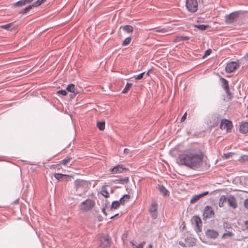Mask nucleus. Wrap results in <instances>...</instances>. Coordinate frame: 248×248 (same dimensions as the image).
I'll list each match as a JSON object with an SVG mask.
<instances>
[{
    "mask_svg": "<svg viewBox=\"0 0 248 248\" xmlns=\"http://www.w3.org/2000/svg\"><path fill=\"white\" fill-rule=\"evenodd\" d=\"M214 216V212L211 206H206L204 209L203 217L204 219L210 218Z\"/></svg>",
    "mask_w": 248,
    "mask_h": 248,
    "instance_id": "10",
    "label": "nucleus"
},
{
    "mask_svg": "<svg viewBox=\"0 0 248 248\" xmlns=\"http://www.w3.org/2000/svg\"><path fill=\"white\" fill-rule=\"evenodd\" d=\"M239 131L242 134H246L248 132V122H242L240 124Z\"/></svg>",
    "mask_w": 248,
    "mask_h": 248,
    "instance_id": "14",
    "label": "nucleus"
},
{
    "mask_svg": "<svg viewBox=\"0 0 248 248\" xmlns=\"http://www.w3.org/2000/svg\"><path fill=\"white\" fill-rule=\"evenodd\" d=\"M132 38L131 37L126 38L122 43V46H126L128 45L131 41Z\"/></svg>",
    "mask_w": 248,
    "mask_h": 248,
    "instance_id": "36",
    "label": "nucleus"
},
{
    "mask_svg": "<svg viewBox=\"0 0 248 248\" xmlns=\"http://www.w3.org/2000/svg\"><path fill=\"white\" fill-rule=\"evenodd\" d=\"M146 248H153V246L151 244H150Z\"/></svg>",
    "mask_w": 248,
    "mask_h": 248,
    "instance_id": "58",
    "label": "nucleus"
},
{
    "mask_svg": "<svg viewBox=\"0 0 248 248\" xmlns=\"http://www.w3.org/2000/svg\"><path fill=\"white\" fill-rule=\"evenodd\" d=\"M131 244H132V246H134L135 245L133 243H132Z\"/></svg>",
    "mask_w": 248,
    "mask_h": 248,
    "instance_id": "59",
    "label": "nucleus"
},
{
    "mask_svg": "<svg viewBox=\"0 0 248 248\" xmlns=\"http://www.w3.org/2000/svg\"><path fill=\"white\" fill-rule=\"evenodd\" d=\"M185 241L188 247H191L194 246L196 244L195 239L191 236H187L185 238Z\"/></svg>",
    "mask_w": 248,
    "mask_h": 248,
    "instance_id": "15",
    "label": "nucleus"
},
{
    "mask_svg": "<svg viewBox=\"0 0 248 248\" xmlns=\"http://www.w3.org/2000/svg\"><path fill=\"white\" fill-rule=\"evenodd\" d=\"M150 70H148L147 71V72L146 73V76L148 77L149 76V74H150Z\"/></svg>",
    "mask_w": 248,
    "mask_h": 248,
    "instance_id": "57",
    "label": "nucleus"
},
{
    "mask_svg": "<svg viewBox=\"0 0 248 248\" xmlns=\"http://www.w3.org/2000/svg\"><path fill=\"white\" fill-rule=\"evenodd\" d=\"M52 166H53V167H54V166H55V165H53ZM55 166H56V165H55Z\"/></svg>",
    "mask_w": 248,
    "mask_h": 248,
    "instance_id": "60",
    "label": "nucleus"
},
{
    "mask_svg": "<svg viewBox=\"0 0 248 248\" xmlns=\"http://www.w3.org/2000/svg\"><path fill=\"white\" fill-rule=\"evenodd\" d=\"M227 202L228 205L233 209H235L237 207V202L234 196L230 195L228 197Z\"/></svg>",
    "mask_w": 248,
    "mask_h": 248,
    "instance_id": "12",
    "label": "nucleus"
},
{
    "mask_svg": "<svg viewBox=\"0 0 248 248\" xmlns=\"http://www.w3.org/2000/svg\"><path fill=\"white\" fill-rule=\"evenodd\" d=\"M15 25L14 24V23H10L8 24H7L6 25H3L0 26V28L1 29L8 30V31H11L13 29L15 28Z\"/></svg>",
    "mask_w": 248,
    "mask_h": 248,
    "instance_id": "23",
    "label": "nucleus"
},
{
    "mask_svg": "<svg viewBox=\"0 0 248 248\" xmlns=\"http://www.w3.org/2000/svg\"><path fill=\"white\" fill-rule=\"evenodd\" d=\"M211 52H212V50L210 49H207V50H206L203 57L209 55L211 54Z\"/></svg>",
    "mask_w": 248,
    "mask_h": 248,
    "instance_id": "46",
    "label": "nucleus"
},
{
    "mask_svg": "<svg viewBox=\"0 0 248 248\" xmlns=\"http://www.w3.org/2000/svg\"><path fill=\"white\" fill-rule=\"evenodd\" d=\"M96 126L100 130L102 131L105 129V122H98Z\"/></svg>",
    "mask_w": 248,
    "mask_h": 248,
    "instance_id": "32",
    "label": "nucleus"
},
{
    "mask_svg": "<svg viewBox=\"0 0 248 248\" xmlns=\"http://www.w3.org/2000/svg\"><path fill=\"white\" fill-rule=\"evenodd\" d=\"M145 244V242H142L140 244H139L138 246L136 247L135 248H143Z\"/></svg>",
    "mask_w": 248,
    "mask_h": 248,
    "instance_id": "49",
    "label": "nucleus"
},
{
    "mask_svg": "<svg viewBox=\"0 0 248 248\" xmlns=\"http://www.w3.org/2000/svg\"><path fill=\"white\" fill-rule=\"evenodd\" d=\"M19 202V200L18 199H16L15 202H14V203H16V204H18Z\"/></svg>",
    "mask_w": 248,
    "mask_h": 248,
    "instance_id": "56",
    "label": "nucleus"
},
{
    "mask_svg": "<svg viewBox=\"0 0 248 248\" xmlns=\"http://www.w3.org/2000/svg\"><path fill=\"white\" fill-rule=\"evenodd\" d=\"M204 153L200 149H190L178 156L179 163L193 170H198L202 165Z\"/></svg>",
    "mask_w": 248,
    "mask_h": 248,
    "instance_id": "1",
    "label": "nucleus"
},
{
    "mask_svg": "<svg viewBox=\"0 0 248 248\" xmlns=\"http://www.w3.org/2000/svg\"><path fill=\"white\" fill-rule=\"evenodd\" d=\"M190 39L189 36H178L175 38V42H180L183 41L188 40Z\"/></svg>",
    "mask_w": 248,
    "mask_h": 248,
    "instance_id": "29",
    "label": "nucleus"
},
{
    "mask_svg": "<svg viewBox=\"0 0 248 248\" xmlns=\"http://www.w3.org/2000/svg\"><path fill=\"white\" fill-rule=\"evenodd\" d=\"M179 244L180 246H181L182 247H184V248H186V247H187V245L186 243V242L184 243L182 241H179Z\"/></svg>",
    "mask_w": 248,
    "mask_h": 248,
    "instance_id": "47",
    "label": "nucleus"
},
{
    "mask_svg": "<svg viewBox=\"0 0 248 248\" xmlns=\"http://www.w3.org/2000/svg\"><path fill=\"white\" fill-rule=\"evenodd\" d=\"M245 227L246 229H248V220L245 221Z\"/></svg>",
    "mask_w": 248,
    "mask_h": 248,
    "instance_id": "50",
    "label": "nucleus"
},
{
    "mask_svg": "<svg viewBox=\"0 0 248 248\" xmlns=\"http://www.w3.org/2000/svg\"><path fill=\"white\" fill-rule=\"evenodd\" d=\"M199 200V199L197 195H194L191 199L190 200V202L191 204L195 203L196 202L198 201Z\"/></svg>",
    "mask_w": 248,
    "mask_h": 248,
    "instance_id": "38",
    "label": "nucleus"
},
{
    "mask_svg": "<svg viewBox=\"0 0 248 248\" xmlns=\"http://www.w3.org/2000/svg\"><path fill=\"white\" fill-rule=\"evenodd\" d=\"M74 188L76 190V194L78 196L82 195L88 190L87 182L80 180H77L75 181Z\"/></svg>",
    "mask_w": 248,
    "mask_h": 248,
    "instance_id": "2",
    "label": "nucleus"
},
{
    "mask_svg": "<svg viewBox=\"0 0 248 248\" xmlns=\"http://www.w3.org/2000/svg\"><path fill=\"white\" fill-rule=\"evenodd\" d=\"M244 206L245 208L248 209V198L246 199L244 202Z\"/></svg>",
    "mask_w": 248,
    "mask_h": 248,
    "instance_id": "45",
    "label": "nucleus"
},
{
    "mask_svg": "<svg viewBox=\"0 0 248 248\" xmlns=\"http://www.w3.org/2000/svg\"><path fill=\"white\" fill-rule=\"evenodd\" d=\"M33 8V7L32 6V4L29 5L25 8H23L22 10H21L19 11V13L21 15H25L27 14L28 12H29Z\"/></svg>",
    "mask_w": 248,
    "mask_h": 248,
    "instance_id": "25",
    "label": "nucleus"
},
{
    "mask_svg": "<svg viewBox=\"0 0 248 248\" xmlns=\"http://www.w3.org/2000/svg\"><path fill=\"white\" fill-rule=\"evenodd\" d=\"M46 0H37L31 4L32 6L33 7H38L44 2H46Z\"/></svg>",
    "mask_w": 248,
    "mask_h": 248,
    "instance_id": "33",
    "label": "nucleus"
},
{
    "mask_svg": "<svg viewBox=\"0 0 248 248\" xmlns=\"http://www.w3.org/2000/svg\"><path fill=\"white\" fill-rule=\"evenodd\" d=\"M54 177L59 180V181H63L64 179H66L67 177H69V176L66 174H62L61 173H55L54 175Z\"/></svg>",
    "mask_w": 248,
    "mask_h": 248,
    "instance_id": "22",
    "label": "nucleus"
},
{
    "mask_svg": "<svg viewBox=\"0 0 248 248\" xmlns=\"http://www.w3.org/2000/svg\"><path fill=\"white\" fill-rule=\"evenodd\" d=\"M234 154L233 153H228L223 155V157L225 159H228L230 157L232 156Z\"/></svg>",
    "mask_w": 248,
    "mask_h": 248,
    "instance_id": "40",
    "label": "nucleus"
},
{
    "mask_svg": "<svg viewBox=\"0 0 248 248\" xmlns=\"http://www.w3.org/2000/svg\"><path fill=\"white\" fill-rule=\"evenodd\" d=\"M240 64L238 62H230L227 63L225 67L226 72L228 73H232L236 69H238Z\"/></svg>",
    "mask_w": 248,
    "mask_h": 248,
    "instance_id": "8",
    "label": "nucleus"
},
{
    "mask_svg": "<svg viewBox=\"0 0 248 248\" xmlns=\"http://www.w3.org/2000/svg\"><path fill=\"white\" fill-rule=\"evenodd\" d=\"M57 94H61L62 95H66L67 94V92L65 90H59L57 92Z\"/></svg>",
    "mask_w": 248,
    "mask_h": 248,
    "instance_id": "43",
    "label": "nucleus"
},
{
    "mask_svg": "<svg viewBox=\"0 0 248 248\" xmlns=\"http://www.w3.org/2000/svg\"><path fill=\"white\" fill-rule=\"evenodd\" d=\"M154 30L156 32L165 33L168 31L165 28H160L159 27L156 28Z\"/></svg>",
    "mask_w": 248,
    "mask_h": 248,
    "instance_id": "37",
    "label": "nucleus"
},
{
    "mask_svg": "<svg viewBox=\"0 0 248 248\" xmlns=\"http://www.w3.org/2000/svg\"><path fill=\"white\" fill-rule=\"evenodd\" d=\"M128 169L124 167L123 165H118L110 170L111 174H117L122 173L124 171H127Z\"/></svg>",
    "mask_w": 248,
    "mask_h": 248,
    "instance_id": "11",
    "label": "nucleus"
},
{
    "mask_svg": "<svg viewBox=\"0 0 248 248\" xmlns=\"http://www.w3.org/2000/svg\"><path fill=\"white\" fill-rule=\"evenodd\" d=\"M186 115H187V113H186V112H185V114L183 115V116L181 118V122H184L186 120Z\"/></svg>",
    "mask_w": 248,
    "mask_h": 248,
    "instance_id": "48",
    "label": "nucleus"
},
{
    "mask_svg": "<svg viewBox=\"0 0 248 248\" xmlns=\"http://www.w3.org/2000/svg\"><path fill=\"white\" fill-rule=\"evenodd\" d=\"M145 74V72H142L137 76H135L134 78L136 80H140L143 78L144 75Z\"/></svg>",
    "mask_w": 248,
    "mask_h": 248,
    "instance_id": "39",
    "label": "nucleus"
},
{
    "mask_svg": "<svg viewBox=\"0 0 248 248\" xmlns=\"http://www.w3.org/2000/svg\"><path fill=\"white\" fill-rule=\"evenodd\" d=\"M130 199V195L128 194H125L120 199L119 202L121 204L124 205L125 202H128Z\"/></svg>",
    "mask_w": 248,
    "mask_h": 248,
    "instance_id": "26",
    "label": "nucleus"
},
{
    "mask_svg": "<svg viewBox=\"0 0 248 248\" xmlns=\"http://www.w3.org/2000/svg\"><path fill=\"white\" fill-rule=\"evenodd\" d=\"M102 212L103 213V214H104L105 215L107 216V213L106 212L105 208H103V209H102Z\"/></svg>",
    "mask_w": 248,
    "mask_h": 248,
    "instance_id": "53",
    "label": "nucleus"
},
{
    "mask_svg": "<svg viewBox=\"0 0 248 248\" xmlns=\"http://www.w3.org/2000/svg\"><path fill=\"white\" fill-rule=\"evenodd\" d=\"M132 83H127L126 84V86H125V88L124 89V90L122 91V93H126L129 90L131 89V88L132 86Z\"/></svg>",
    "mask_w": 248,
    "mask_h": 248,
    "instance_id": "31",
    "label": "nucleus"
},
{
    "mask_svg": "<svg viewBox=\"0 0 248 248\" xmlns=\"http://www.w3.org/2000/svg\"><path fill=\"white\" fill-rule=\"evenodd\" d=\"M224 91H225L227 94L226 100H231L232 99L233 95L230 91V87L229 88H227V89L224 90Z\"/></svg>",
    "mask_w": 248,
    "mask_h": 248,
    "instance_id": "30",
    "label": "nucleus"
},
{
    "mask_svg": "<svg viewBox=\"0 0 248 248\" xmlns=\"http://www.w3.org/2000/svg\"><path fill=\"white\" fill-rule=\"evenodd\" d=\"M28 4L25 0H20L12 4L13 7H22Z\"/></svg>",
    "mask_w": 248,
    "mask_h": 248,
    "instance_id": "17",
    "label": "nucleus"
},
{
    "mask_svg": "<svg viewBox=\"0 0 248 248\" xmlns=\"http://www.w3.org/2000/svg\"><path fill=\"white\" fill-rule=\"evenodd\" d=\"M119 215V214H117L112 217H110V219H112V218H114V217H117Z\"/></svg>",
    "mask_w": 248,
    "mask_h": 248,
    "instance_id": "54",
    "label": "nucleus"
},
{
    "mask_svg": "<svg viewBox=\"0 0 248 248\" xmlns=\"http://www.w3.org/2000/svg\"><path fill=\"white\" fill-rule=\"evenodd\" d=\"M95 205L94 201L91 199H87L83 201L79 205V209L84 212H87L91 210Z\"/></svg>",
    "mask_w": 248,
    "mask_h": 248,
    "instance_id": "4",
    "label": "nucleus"
},
{
    "mask_svg": "<svg viewBox=\"0 0 248 248\" xmlns=\"http://www.w3.org/2000/svg\"><path fill=\"white\" fill-rule=\"evenodd\" d=\"M205 235L208 238L216 239L218 237V233L213 229H208L205 232Z\"/></svg>",
    "mask_w": 248,
    "mask_h": 248,
    "instance_id": "13",
    "label": "nucleus"
},
{
    "mask_svg": "<svg viewBox=\"0 0 248 248\" xmlns=\"http://www.w3.org/2000/svg\"><path fill=\"white\" fill-rule=\"evenodd\" d=\"M204 3V0H186V6L187 11L191 13L196 12L198 9V3Z\"/></svg>",
    "mask_w": 248,
    "mask_h": 248,
    "instance_id": "3",
    "label": "nucleus"
},
{
    "mask_svg": "<svg viewBox=\"0 0 248 248\" xmlns=\"http://www.w3.org/2000/svg\"><path fill=\"white\" fill-rule=\"evenodd\" d=\"M99 241V247L100 248H108L111 245V238L108 234H102Z\"/></svg>",
    "mask_w": 248,
    "mask_h": 248,
    "instance_id": "5",
    "label": "nucleus"
},
{
    "mask_svg": "<svg viewBox=\"0 0 248 248\" xmlns=\"http://www.w3.org/2000/svg\"><path fill=\"white\" fill-rule=\"evenodd\" d=\"M102 194L103 196L106 198H108L109 197V194L108 191L106 189H103Z\"/></svg>",
    "mask_w": 248,
    "mask_h": 248,
    "instance_id": "41",
    "label": "nucleus"
},
{
    "mask_svg": "<svg viewBox=\"0 0 248 248\" xmlns=\"http://www.w3.org/2000/svg\"><path fill=\"white\" fill-rule=\"evenodd\" d=\"M220 80L221 81V86L224 90L227 89V88H229L230 87L229 82L227 79L223 78H220Z\"/></svg>",
    "mask_w": 248,
    "mask_h": 248,
    "instance_id": "19",
    "label": "nucleus"
},
{
    "mask_svg": "<svg viewBox=\"0 0 248 248\" xmlns=\"http://www.w3.org/2000/svg\"><path fill=\"white\" fill-rule=\"evenodd\" d=\"M129 151V150L128 149H127V148H125L124 150V152L125 153H128Z\"/></svg>",
    "mask_w": 248,
    "mask_h": 248,
    "instance_id": "52",
    "label": "nucleus"
},
{
    "mask_svg": "<svg viewBox=\"0 0 248 248\" xmlns=\"http://www.w3.org/2000/svg\"><path fill=\"white\" fill-rule=\"evenodd\" d=\"M233 234L232 232H228L227 233H224L223 235H222V237L223 238H225L226 236L232 237V236H233Z\"/></svg>",
    "mask_w": 248,
    "mask_h": 248,
    "instance_id": "44",
    "label": "nucleus"
},
{
    "mask_svg": "<svg viewBox=\"0 0 248 248\" xmlns=\"http://www.w3.org/2000/svg\"><path fill=\"white\" fill-rule=\"evenodd\" d=\"M122 29L124 32L130 33L133 31L134 28L131 25H126L124 26H121L120 28V30Z\"/></svg>",
    "mask_w": 248,
    "mask_h": 248,
    "instance_id": "16",
    "label": "nucleus"
},
{
    "mask_svg": "<svg viewBox=\"0 0 248 248\" xmlns=\"http://www.w3.org/2000/svg\"><path fill=\"white\" fill-rule=\"evenodd\" d=\"M240 15L239 11L232 12L225 16V21L227 24H232L236 21Z\"/></svg>",
    "mask_w": 248,
    "mask_h": 248,
    "instance_id": "6",
    "label": "nucleus"
},
{
    "mask_svg": "<svg viewBox=\"0 0 248 248\" xmlns=\"http://www.w3.org/2000/svg\"><path fill=\"white\" fill-rule=\"evenodd\" d=\"M245 58L248 60V52L247 53L245 56Z\"/></svg>",
    "mask_w": 248,
    "mask_h": 248,
    "instance_id": "55",
    "label": "nucleus"
},
{
    "mask_svg": "<svg viewBox=\"0 0 248 248\" xmlns=\"http://www.w3.org/2000/svg\"><path fill=\"white\" fill-rule=\"evenodd\" d=\"M34 0H25L27 4L31 3Z\"/></svg>",
    "mask_w": 248,
    "mask_h": 248,
    "instance_id": "51",
    "label": "nucleus"
},
{
    "mask_svg": "<svg viewBox=\"0 0 248 248\" xmlns=\"http://www.w3.org/2000/svg\"><path fill=\"white\" fill-rule=\"evenodd\" d=\"M208 25H195L194 27L198 28L200 31H205L208 27Z\"/></svg>",
    "mask_w": 248,
    "mask_h": 248,
    "instance_id": "35",
    "label": "nucleus"
},
{
    "mask_svg": "<svg viewBox=\"0 0 248 248\" xmlns=\"http://www.w3.org/2000/svg\"><path fill=\"white\" fill-rule=\"evenodd\" d=\"M72 159L71 157H67L66 158L60 161V164L63 166H67L70 164V161Z\"/></svg>",
    "mask_w": 248,
    "mask_h": 248,
    "instance_id": "28",
    "label": "nucleus"
},
{
    "mask_svg": "<svg viewBox=\"0 0 248 248\" xmlns=\"http://www.w3.org/2000/svg\"><path fill=\"white\" fill-rule=\"evenodd\" d=\"M228 198L226 197L225 195H222L219 199V206L220 207H222L224 206V202H227Z\"/></svg>",
    "mask_w": 248,
    "mask_h": 248,
    "instance_id": "27",
    "label": "nucleus"
},
{
    "mask_svg": "<svg viewBox=\"0 0 248 248\" xmlns=\"http://www.w3.org/2000/svg\"><path fill=\"white\" fill-rule=\"evenodd\" d=\"M120 204L121 203L119 201H114V202H112V203L111 204V209H117L119 207Z\"/></svg>",
    "mask_w": 248,
    "mask_h": 248,
    "instance_id": "34",
    "label": "nucleus"
},
{
    "mask_svg": "<svg viewBox=\"0 0 248 248\" xmlns=\"http://www.w3.org/2000/svg\"><path fill=\"white\" fill-rule=\"evenodd\" d=\"M66 91L70 93H74V96H75L76 94L78 93V92L76 91L75 85L74 84H69L66 88Z\"/></svg>",
    "mask_w": 248,
    "mask_h": 248,
    "instance_id": "18",
    "label": "nucleus"
},
{
    "mask_svg": "<svg viewBox=\"0 0 248 248\" xmlns=\"http://www.w3.org/2000/svg\"><path fill=\"white\" fill-rule=\"evenodd\" d=\"M157 207L158 204L155 201H153L149 209L151 217L155 219L157 217Z\"/></svg>",
    "mask_w": 248,
    "mask_h": 248,
    "instance_id": "9",
    "label": "nucleus"
},
{
    "mask_svg": "<svg viewBox=\"0 0 248 248\" xmlns=\"http://www.w3.org/2000/svg\"><path fill=\"white\" fill-rule=\"evenodd\" d=\"M194 220H195L196 225V227H197L198 231L199 232H201V227L202 226V222L201 218L199 217L196 216L194 217Z\"/></svg>",
    "mask_w": 248,
    "mask_h": 248,
    "instance_id": "21",
    "label": "nucleus"
},
{
    "mask_svg": "<svg viewBox=\"0 0 248 248\" xmlns=\"http://www.w3.org/2000/svg\"><path fill=\"white\" fill-rule=\"evenodd\" d=\"M232 127V124L231 121L226 119L221 120L220 124V128L221 130H226L227 132H230Z\"/></svg>",
    "mask_w": 248,
    "mask_h": 248,
    "instance_id": "7",
    "label": "nucleus"
},
{
    "mask_svg": "<svg viewBox=\"0 0 248 248\" xmlns=\"http://www.w3.org/2000/svg\"><path fill=\"white\" fill-rule=\"evenodd\" d=\"M129 179L128 177H126L124 178H121L116 179L114 182L116 183H120L122 184H127L129 182Z\"/></svg>",
    "mask_w": 248,
    "mask_h": 248,
    "instance_id": "24",
    "label": "nucleus"
},
{
    "mask_svg": "<svg viewBox=\"0 0 248 248\" xmlns=\"http://www.w3.org/2000/svg\"><path fill=\"white\" fill-rule=\"evenodd\" d=\"M209 194V191H207L205 192H204L203 193H200L199 194L197 195L200 199V198L203 197V196H205L206 195H207Z\"/></svg>",
    "mask_w": 248,
    "mask_h": 248,
    "instance_id": "42",
    "label": "nucleus"
},
{
    "mask_svg": "<svg viewBox=\"0 0 248 248\" xmlns=\"http://www.w3.org/2000/svg\"><path fill=\"white\" fill-rule=\"evenodd\" d=\"M158 190L160 193H162L164 196H167L169 195V192L167 190L166 187L162 185H158Z\"/></svg>",
    "mask_w": 248,
    "mask_h": 248,
    "instance_id": "20",
    "label": "nucleus"
}]
</instances>
